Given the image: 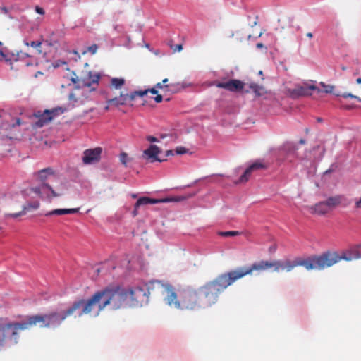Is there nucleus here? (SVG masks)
Returning <instances> with one entry per match:
<instances>
[{"label": "nucleus", "mask_w": 361, "mask_h": 361, "mask_svg": "<svg viewBox=\"0 0 361 361\" xmlns=\"http://www.w3.org/2000/svg\"><path fill=\"white\" fill-rule=\"evenodd\" d=\"M345 69H346L345 67H344V66L342 67V70L345 71Z\"/></svg>", "instance_id": "e2e57ef3"}, {"label": "nucleus", "mask_w": 361, "mask_h": 361, "mask_svg": "<svg viewBox=\"0 0 361 361\" xmlns=\"http://www.w3.org/2000/svg\"><path fill=\"white\" fill-rule=\"evenodd\" d=\"M220 235L224 237H231L239 235L238 231H221L219 233Z\"/></svg>", "instance_id": "473e14b6"}, {"label": "nucleus", "mask_w": 361, "mask_h": 361, "mask_svg": "<svg viewBox=\"0 0 361 361\" xmlns=\"http://www.w3.org/2000/svg\"><path fill=\"white\" fill-rule=\"evenodd\" d=\"M306 36H307V37H309V38H310V39H311V38H312L313 35H312V32H307V33L306 34Z\"/></svg>", "instance_id": "864d4df0"}, {"label": "nucleus", "mask_w": 361, "mask_h": 361, "mask_svg": "<svg viewBox=\"0 0 361 361\" xmlns=\"http://www.w3.org/2000/svg\"><path fill=\"white\" fill-rule=\"evenodd\" d=\"M1 44H2V43L0 42V45H1Z\"/></svg>", "instance_id": "69168bd1"}, {"label": "nucleus", "mask_w": 361, "mask_h": 361, "mask_svg": "<svg viewBox=\"0 0 361 361\" xmlns=\"http://www.w3.org/2000/svg\"><path fill=\"white\" fill-rule=\"evenodd\" d=\"M267 165L257 161L254 163H252L248 168L246 169L243 174L240 177L239 180L235 183H246L250 177L251 176L252 173L254 171L262 170V169H267Z\"/></svg>", "instance_id": "2eb2a0df"}, {"label": "nucleus", "mask_w": 361, "mask_h": 361, "mask_svg": "<svg viewBox=\"0 0 361 361\" xmlns=\"http://www.w3.org/2000/svg\"><path fill=\"white\" fill-rule=\"evenodd\" d=\"M162 100H163V97L161 94H157V96L154 97V101L157 103H160L162 102Z\"/></svg>", "instance_id": "a19ab883"}, {"label": "nucleus", "mask_w": 361, "mask_h": 361, "mask_svg": "<svg viewBox=\"0 0 361 361\" xmlns=\"http://www.w3.org/2000/svg\"><path fill=\"white\" fill-rule=\"evenodd\" d=\"M147 140L151 142H158V139L157 137L151 135L147 137Z\"/></svg>", "instance_id": "ea45409f"}, {"label": "nucleus", "mask_w": 361, "mask_h": 361, "mask_svg": "<svg viewBox=\"0 0 361 361\" xmlns=\"http://www.w3.org/2000/svg\"><path fill=\"white\" fill-rule=\"evenodd\" d=\"M160 149L154 145H152L149 148L143 152V157L146 159H149L150 162L159 161L162 162L164 159H161L158 157V154L160 153Z\"/></svg>", "instance_id": "6ab92c4d"}, {"label": "nucleus", "mask_w": 361, "mask_h": 361, "mask_svg": "<svg viewBox=\"0 0 361 361\" xmlns=\"http://www.w3.org/2000/svg\"><path fill=\"white\" fill-rule=\"evenodd\" d=\"M132 197H133V198H136V197H137V195H136L135 194H133V195H132Z\"/></svg>", "instance_id": "680f3d73"}, {"label": "nucleus", "mask_w": 361, "mask_h": 361, "mask_svg": "<svg viewBox=\"0 0 361 361\" xmlns=\"http://www.w3.org/2000/svg\"><path fill=\"white\" fill-rule=\"evenodd\" d=\"M77 310V306H71L65 311L57 312H52L46 314L47 317V325L48 327H56L59 326L68 317L72 315Z\"/></svg>", "instance_id": "f8f14e48"}, {"label": "nucleus", "mask_w": 361, "mask_h": 361, "mask_svg": "<svg viewBox=\"0 0 361 361\" xmlns=\"http://www.w3.org/2000/svg\"><path fill=\"white\" fill-rule=\"evenodd\" d=\"M0 59H6V54H4L3 50H0Z\"/></svg>", "instance_id": "09e8293b"}, {"label": "nucleus", "mask_w": 361, "mask_h": 361, "mask_svg": "<svg viewBox=\"0 0 361 361\" xmlns=\"http://www.w3.org/2000/svg\"><path fill=\"white\" fill-rule=\"evenodd\" d=\"M147 91V92H150L153 94H157L158 93V91L156 90V88H151V89H148V90H146Z\"/></svg>", "instance_id": "37998d69"}, {"label": "nucleus", "mask_w": 361, "mask_h": 361, "mask_svg": "<svg viewBox=\"0 0 361 361\" xmlns=\"http://www.w3.org/2000/svg\"><path fill=\"white\" fill-rule=\"evenodd\" d=\"M320 85L323 87L322 90H318V92H324L325 93H331L334 90V87L330 85H325L324 82H321Z\"/></svg>", "instance_id": "2f4dec72"}, {"label": "nucleus", "mask_w": 361, "mask_h": 361, "mask_svg": "<svg viewBox=\"0 0 361 361\" xmlns=\"http://www.w3.org/2000/svg\"><path fill=\"white\" fill-rule=\"evenodd\" d=\"M171 155H173V150H167L166 152V156H171Z\"/></svg>", "instance_id": "8fccbe9b"}, {"label": "nucleus", "mask_w": 361, "mask_h": 361, "mask_svg": "<svg viewBox=\"0 0 361 361\" xmlns=\"http://www.w3.org/2000/svg\"><path fill=\"white\" fill-rule=\"evenodd\" d=\"M356 82L358 84H361V78H359L356 80Z\"/></svg>", "instance_id": "13d9d810"}, {"label": "nucleus", "mask_w": 361, "mask_h": 361, "mask_svg": "<svg viewBox=\"0 0 361 361\" xmlns=\"http://www.w3.org/2000/svg\"><path fill=\"white\" fill-rule=\"evenodd\" d=\"M102 295V308L109 307L116 310L128 307L126 288L118 284H110L100 290Z\"/></svg>", "instance_id": "20e7f679"}, {"label": "nucleus", "mask_w": 361, "mask_h": 361, "mask_svg": "<svg viewBox=\"0 0 361 361\" xmlns=\"http://www.w3.org/2000/svg\"><path fill=\"white\" fill-rule=\"evenodd\" d=\"M167 82H168V79L165 78L162 80V84L164 86V87L171 88L170 89L171 90H173V89L178 90L182 87L180 83H176V84L171 83V84L167 85L166 84Z\"/></svg>", "instance_id": "c85d7f7f"}, {"label": "nucleus", "mask_w": 361, "mask_h": 361, "mask_svg": "<svg viewBox=\"0 0 361 361\" xmlns=\"http://www.w3.org/2000/svg\"><path fill=\"white\" fill-rule=\"evenodd\" d=\"M33 179L39 185L33 187L31 190L42 199L51 201L54 197H59L62 194L56 192L48 183V180L57 177V172L52 167H47L32 173Z\"/></svg>", "instance_id": "f03ea898"}, {"label": "nucleus", "mask_w": 361, "mask_h": 361, "mask_svg": "<svg viewBox=\"0 0 361 361\" xmlns=\"http://www.w3.org/2000/svg\"><path fill=\"white\" fill-rule=\"evenodd\" d=\"M346 198L343 195H337L334 196H331L328 197L325 202L329 209L331 210L340 205L345 207L347 204L345 203Z\"/></svg>", "instance_id": "aec40b11"}, {"label": "nucleus", "mask_w": 361, "mask_h": 361, "mask_svg": "<svg viewBox=\"0 0 361 361\" xmlns=\"http://www.w3.org/2000/svg\"><path fill=\"white\" fill-rule=\"evenodd\" d=\"M110 106L111 105H109V104L107 103V105L104 107L105 111H108L109 109Z\"/></svg>", "instance_id": "6e6d98bb"}, {"label": "nucleus", "mask_w": 361, "mask_h": 361, "mask_svg": "<svg viewBox=\"0 0 361 361\" xmlns=\"http://www.w3.org/2000/svg\"><path fill=\"white\" fill-rule=\"evenodd\" d=\"M35 11L41 15L44 14V11L42 8L39 7V6H35Z\"/></svg>", "instance_id": "58836bf2"}, {"label": "nucleus", "mask_w": 361, "mask_h": 361, "mask_svg": "<svg viewBox=\"0 0 361 361\" xmlns=\"http://www.w3.org/2000/svg\"><path fill=\"white\" fill-rule=\"evenodd\" d=\"M183 49V46L181 44L177 45V50L178 51H181Z\"/></svg>", "instance_id": "5fc2aeb1"}, {"label": "nucleus", "mask_w": 361, "mask_h": 361, "mask_svg": "<svg viewBox=\"0 0 361 361\" xmlns=\"http://www.w3.org/2000/svg\"><path fill=\"white\" fill-rule=\"evenodd\" d=\"M69 110V108L68 106L62 107V106H58L53 108L50 110H45V116H50L47 117V120H52L56 116L63 114L64 112Z\"/></svg>", "instance_id": "4be33fe9"}, {"label": "nucleus", "mask_w": 361, "mask_h": 361, "mask_svg": "<svg viewBox=\"0 0 361 361\" xmlns=\"http://www.w3.org/2000/svg\"><path fill=\"white\" fill-rule=\"evenodd\" d=\"M91 81H82V86L77 85L68 95L69 110L84 105L90 100V93L96 90L100 75L99 74H90Z\"/></svg>", "instance_id": "7ed1b4c3"}, {"label": "nucleus", "mask_w": 361, "mask_h": 361, "mask_svg": "<svg viewBox=\"0 0 361 361\" xmlns=\"http://www.w3.org/2000/svg\"><path fill=\"white\" fill-rule=\"evenodd\" d=\"M39 206V202H35L33 205H32L31 207L34 209H37Z\"/></svg>", "instance_id": "3c124183"}, {"label": "nucleus", "mask_w": 361, "mask_h": 361, "mask_svg": "<svg viewBox=\"0 0 361 361\" xmlns=\"http://www.w3.org/2000/svg\"><path fill=\"white\" fill-rule=\"evenodd\" d=\"M20 331V322H10L7 318L0 317V347L4 345L6 339L17 344Z\"/></svg>", "instance_id": "1a4fd4ad"}, {"label": "nucleus", "mask_w": 361, "mask_h": 361, "mask_svg": "<svg viewBox=\"0 0 361 361\" xmlns=\"http://www.w3.org/2000/svg\"><path fill=\"white\" fill-rule=\"evenodd\" d=\"M125 84V80L122 78H113L111 80L110 86L116 90H120Z\"/></svg>", "instance_id": "a878e982"}, {"label": "nucleus", "mask_w": 361, "mask_h": 361, "mask_svg": "<svg viewBox=\"0 0 361 361\" xmlns=\"http://www.w3.org/2000/svg\"><path fill=\"white\" fill-rule=\"evenodd\" d=\"M147 94V90L134 91L130 94L121 92L119 97H116L114 98L107 99L106 103H108L109 105H113L117 107L126 104L128 102L133 101L137 97H142Z\"/></svg>", "instance_id": "ddd939ff"}, {"label": "nucleus", "mask_w": 361, "mask_h": 361, "mask_svg": "<svg viewBox=\"0 0 361 361\" xmlns=\"http://www.w3.org/2000/svg\"><path fill=\"white\" fill-rule=\"evenodd\" d=\"M98 49V46L96 44H94L87 47V51L90 52L91 54H94L97 53Z\"/></svg>", "instance_id": "c9c22d12"}, {"label": "nucleus", "mask_w": 361, "mask_h": 361, "mask_svg": "<svg viewBox=\"0 0 361 361\" xmlns=\"http://www.w3.org/2000/svg\"><path fill=\"white\" fill-rule=\"evenodd\" d=\"M27 209V207H24V209L18 213H15V214H9L10 216L13 217V218H17L21 215H23L25 214V210Z\"/></svg>", "instance_id": "4c0bfd02"}, {"label": "nucleus", "mask_w": 361, "mask_h": 361, "mask_svg": "<svg viewBox=\"0 0 361 361\" xmlns=\"http://www.w3.org/2000/svg\"><path fill=\"white\" fill-rule=\"evenodd\" d=\"M293 19L288 16H282L278 20V28L280 30H284L287 27H292Z\"/></svg>", "instance_id": "b1692460"}, {"label": "nucleus", "mask_w": 361, "mask_h": 361, "mask_svg": "<svg viewBox=\"0 0 361 361\" xmlns=\"http://www.w3.org/2000/svg\"><path fill=\"white\" fill-rule=\"evenodd\" d=\"M298 266H302L307 270L317 269L316 255H312L307 258L298 257L293 261L274 260V271L276 272L280 270H285L288 272Z\"/></svg>", "instance_id": "6e6552de"}, {"label": "nucleus", "mask_w": 361, "mask_h": 361, "mask_svg": "<svg viewBox=\"0 0 361 361\" xmlns=\"http://www.w3.org/2000/svg\"><path fill=\"white\" fill-rule=\"evenodd\" d=\"M311 214L324 215L329 212L325 201L319 202L313 206L308 207Z\"/></svg>", "instance_id": "412c9836"}, {"label": "nucleus", "mask_w": 361, "mask_h": 361, "mask_svg": "<svg viewBox=\"0 0 361 361\" xmlns=\"http://www.w3.org/2000/svg\"><path fill=\"white\" fill-rule=\"evenodd\" d=\"M102 152V149L101 147L85 150L82 157L83 163L85 164H91L98 162L100 160Z\"/></svg>", "instance_id": "dca6fc26"}, {"label": "nucleus", "mask_w": 361, "mask_h": 361, "mask_svg": "<svg viewBox=\"0 0 361 361\" xmlns=\"http://www.w3.org/2000/svg\"><path fill=\"white\" fill-rule=\"evenodd\" d=\"M293 93L296 94L298 96H307L310 95L311 94L308 92V89L307 87H298L293 90Z\"/></svg>", "instance_id": "cd10ccee"}, {"label": "nucleus", "mask_w": 361, "mask_h": 361, "mask_svg": "<svg viewBox=\"0 0 361 361\" xmlns=\"http://www.w3.org/2000/svg\"><path fill=\"white\" fill-rule=\"evenodd\" d=\"M250 88L255 93L257 96L263 95L266 91L262 86H260L255 83H251L250 85Z\"/></svg>", "instance_id": "bb28decb"}, {"label": "nucleus", "mask_w": 361, "mask_h": 361, "mask_svg": "<svg viewBox=\"0 0 361 361\" xmlns=\"http://www.w3.org/2000/svg\"><path fill=\"white\" fill-rule=\"evenodd\" d=\"M214 85L219 88H223L230 92H238L244 87V83L242 81L235 79L225 82H215Z\"/></svg>", "instance_id": "a211bd4d"}, {"label": "nucleus", "mask_w": 361, "mask_h": 361, "mask_svg": "<svg viewBox=\"0 0 361 361\" xmlns=\"http://www.w3.org/2000/svg\"><path fill=\"white\" fill-rule=\"evenodd\" d=\"M79 212V208H73V209H56L49 212H48L46 216L50 215H63V214H75Z\"/></svg>", "instance_id": "5701e85b"}, {"label": "nucleus", "mask_w": 361, "mask_h": 361, "mask_svg": "<svg viewBox=\"0 0 361 361\" xmlns=\"http://www.w3.org/2000/svg\"><path fill=\"white\" fill-rule=\"evenodd\" d=\"M47 322L46 314L29 316L27 317L26 320L20 322L21 331L28 330L37 325H39L41 328H49L47 325Z\"/></svg>", "instance_id": "4468645a"}, {"label": "nucleus", "mask_w": 361, "mask_h": 361, "mask_svg": "<svg viewBox=\"0 0 361 361\" xmlns=\"http://www.w3.org/2000/svg\"><path fill=\"white\" fill-rule=\"evenodd\" d=\"M71 80L73 84L75 85V86H77V85L82 86L83 80L91 81L90 78L88 79L80 80L75 73H74V76L71 78Z\"/></svg>", "instance_id": "c756f323"}, {"label": "nucleus", "mask_w": 361, "mask_h": 361, "mask_svg": "<svg viewBox=\"0 0 361 361\" xmlns=\"http://www.w3.org/2000/svg\"><path fill=\"white\" fill-rule=\"evenodd\" d=\"M24 44L26 46H27V47L28 46H31L32 47H34V48H39L42 45V42H40V41H32L30 43H29L27 42H24Z\"/></svg>", "instance_id": "72a5a7b5"}, {"label": "nucleus", "mask_w": 361, "mask_h": 361, "mask_svg": "<svg viewBox=\"0 0 361 361\" xmlns=\"http://www.w3.org/2000/svg\"><path fill=\"white\" fill-rule=\"evenodd\" d=\"M337 96H341L344 98H348V97L354 98L361 102V98H360L359 97L354 95L351 93H343L342 94H337Z\"/></svg>", "instance_id": "f704fd0d"}, {"label": "nucleus", "mask_w": 361, "mask_h": 361, "mask_svg": "<svg viewBox=\"0 0 361 361\" xmlns=\"http://www.w3.org/2000/svg\"><path fill=\"white\" fill-rule=\"evenodd\" d=\"M300 142L301 144H304V143H305V140L302 139V140H300Z\"/></svg>", "instance_id": "bf43d9fd"}, {"label": "nucleus", "mask_w": 361, "mask_h": 361, "mask_svg": "<svg viewBox=\"0 0 361 361\" xmlns=\"http://www.w3.org/2000/svg\"><path fill=\"white\" fill-rule=\"evenodd\" d=\"M257 25V21L255 20V21L253 23V25H252L251 26H252V27H253V26H255V25Z\"/></svg>", "instance_id": "052dcab7"}, {"label": "nucleus", "mask_w": 361, "mask_h": 361, "mask_svg": "<svg viewBox=\"0 0 361 361\" xmlns=\"http://www.w3.org/2000/svg\"><path fill=\"white\" fill-rule=\"evenodd\" d=\"M120 161L123 165L127 166L128 162L130 161V158L128 157L127 153L121 152L119 156Z\"/></svg>", "instance_id": "7c9ffc66"}, {"label": "nucleus", "mask_w": 361, "mask_h": 361, "mask_svg": "<svg viewBox=\"0 0 361 361\" xmlns=\"http://www.w3.org/2000/svg\"><path fill=\"white\" fill-rule=\"evenodd\" d=\"M360 257H361V255L359 254H356L353 257L350 254L346 252H342L341 255H339L336 252L326 251L321 255H316L317 270H323L332 267L341 260L349 262Z\"/></svg>", "instance_id": "0eeeda50"}, {"label": "nucleus", "mask_w": 361, "mask_h": 361, "mask_svg": "<svg viewBox=\"0 0 361 361\" xmlns=\"http://www.w3.org/2000/svg\"><path fill=\"white\" fill-rule=\"evenodd\" d=\"M148 295L152 296H163L165 295V300L166 303L170 305L174 297V288L169 284L164 283L159 281H152L147 284V289L145 290Z\"/></svg>", "instance_id": "9d476101"}, {"label": "nucleus", "mask_w": 361, "mask_h": 361, "mask_svg": "<svg viewBox=\"0 0 361 361\" xmlns=\"http://www.w3.org/2000/svg\"><path fill=\"white\" fill-rule=\"evenodd\" d=\"M271 268L274 269V260L271 262L261 260L253 263L250 267H240L235 270L222 274V275L226 281L227 286L228 287L237 280L247 275L252 274L253 271L261 272Z\"/></svg>", "instance_id": "39448f33"}, {"label": "nucleus", "mask_w": 361, "mask_h": 361, "mask_svg": "<svg viewBox=\"0 0 361 361\" xmlns=\"http://www.w3.org/2000/svg\"><path fill=\"white\" fill-rule=\"evenodd\" d=\"M138 208H139V207H136V204H135V206H134V210H133V216H137V209H138Z\"/></svg>", "instance_id": "c03bdc74"}, {"label": "nucleus", "mask_w": 361, "mask_h": 361, "mask_svg": "<svg viewBox=\"0 0 361 361\" xmlns=\"http://www.w3.org/2000/svg\"><path fill=\"white\" fill-rule=\"evenodd\" d=\"M128 307L142 306L148 302V295L145 288L140 286L126 288Z\"/></svg>", "instance_id": "9b49d317"}, {"label": "nucleus", "mask_w": 361, "mask_h": 361, "mask_svg": "<svg viewBox=\"0 0 361 361\" xmlns=\"http://www.w3.org/2000/svg\"><path fill=\"white\" fill-rule=\"evenodd\" d=\"M185 200V197H171V198H163V199H154L147 197H142L137 200L136 202V207H140L142 205H145L148 204H157L162 202H179Z\"/></svg>", "instance_id": "f3484780"}, {"label": "nucleus", "mask_w": 361, "mask_h": 361, "mask_svg": "<svg viewBox=\"0 0 361 361\" xmlns=\"http://www.w3.org/2000/svg\"><path fill=\"white\" fill-rule=\"evenodd\" d=\"M35 115L38 118L37 121L35 123L36 127H42L43 126H44L45 124L48 123L49 121H51L47 120L48 116H45V110L42 113L38 111V113L36 114Z\"/></svg>", "instance_id": "393cba45"}, {"label": "nucleus", "mask_w": 361, "mask_h": 361, "mask_svg": "<svg viewBox=\"0 0 361 361\" xmlns=\"http://www.w3.org/2000/svg\"><path fill=\"white\" fill-rule=\"evenodd\" d=\"M228 288L222 274L197 288L188 286L174 292L170 306L180 310H199L216 304L220 294Z\"/></svg>", "instance_id": "f257e3e1"}, {"label": "nucleus", "mask_w": 361, "mask_h": 361, "mask_svg": "<svg viewBox=\"0 0 361 361\" xmlns=\"http://www.w3.org/2000/svg\"><path fill=\"white\" fill-rule=\"evenodd\" d=\"M358 247H359V249H360V250L361 252V245Z\"/></svg>", "instance_id": "0e129e2a"}, {"label": "nucleus", "mask_w": 361, "mask_h": 361, "mask_svg": "<svg viewBox=\"0 0 361 361\" xmlns=\"http://www.w3.org/2000/svg\"><path fill=\"white\" fill-rule=\"evenodd\" d=\"M307 88L308 89V92H310V90H314L317 89V87L314 85H310L307 87Z\"/></svg>", "instance_id": "49530a36"}, {"label": "nucleus", "mask_w": 361, "mask_h": 361, "mask_svg": "<svg viewBox=\"0 0 361 361\" xmlns=\"http://www.w3.org/2000/svg\"><path fill=\"white\" fill-rule=\"evenodd\" d=\"M355 207L357 209H361V197H360V199L355 200Z\"/></svg>", "instance_id": "79ce46f5"}, {"label": "nucleus", "mask_w": 361, "mask_h": 361, "mask_svg": "<svg viewBox=\"0 0 361 361\" xmlns=\"http://www.w3.org/2000/svg\"><path fill=\"white\" fill-rule=\"evenodd\" d=\"M103 298L100 290L95 292L91 298L87 300L80 299L73 302L72 306H77V310L82 307L79 316L83 314H94L95 317L98 316L101 311L104 308H102Z\"/></svg>", "instance_id": "423d86ee"}, {"label": "nucleus", "mask_w": 361, "mask_h": 361, "mask_svg": "<svg viewBox=\"0 0 361 361\" xmlns=\"http://www.w3.org/2000/svg\"><path fill=\"white\" fill-rule=\"evenodd\" d=\"M21 124V121L20 118H17L16 121V123L13 126H20Z\"/></svg>", "instance_id": "603ef678"}, {"label": "nucleus", "mask_w": 361, "mask_h": 361, "mask_svg": "<svg viewBox=\"0 0 361 361\" xmlns=\"http://www.w3.org/2000/svg\"><path fill=\"white\" fill-rule=\"evenodd\" d=\"M257 47H258V48L263 47V44H262V43H258V44H257Z\"/></svg>", "instance_id": "4d7b16f0"}, {"label": "nucleus", "mask_w": 361, "mask_h": 361, "mask_svg": "<svg viewBox=\"0 0 361 361\" xmlns=\"http://www.w3.org/2000/svg\"><path fill=\"white\" fill-rule=\"evenodd\" d=\"M188 152V149L184 147H178L176 149V152L178 154H184Z\"/></svg>", "instance_id": "e433bc0d"}, {"label": "nucleus", "mask_w": 361, "mask_h": 361, "mask_svg": "<svg viewBox=\"0 0 361 361\" xmlns=\"http://www.w3.org/2000/svg\"><path fill=\"white\" fill-rule=\"evenodd\" d=\"M155 87L156 88H159V89H162V88L164 87V86L163 85L162 83L158 82V83L156 84Z\"/></svg>", "instance_id": "de8ad7c7"}, {"label": "nucleus", "mask_w": 361, "mask_h": 361, "mask_svg": "<svg viewBox=\"0 0 361 361\" xmlns=\"http://www.w3.org/2000/svg\"><path fill=\"white\" fill-rule=\"evenodd\" d=\"M23 56H29L27 54H25V53H23L22 51L18 52V53L17 54V56H18V58L23 57Z\"/></svg>", "instance_id": "a18cd8bd"}]
</instances>
